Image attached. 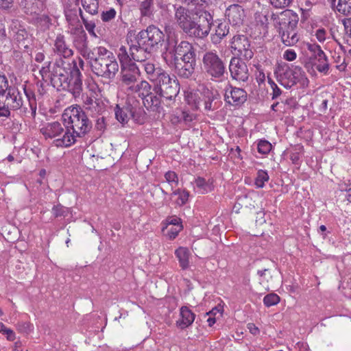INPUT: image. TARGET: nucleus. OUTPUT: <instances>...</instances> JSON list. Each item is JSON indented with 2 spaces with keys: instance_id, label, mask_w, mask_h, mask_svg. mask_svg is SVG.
<instances>
[{
  "instance_id": "obj_31",
  "label": "nucleus",
  "mask_w": 351,
  "mask_h": 351,
  "mask_svg": "<svg viewBox=\"0 0 351 351\" xmlns=\"http://www.w3.org/2000/svg\"><path fill=\"white\" fill-rule=\"evenodd\" d=\"M257 274L259 276V283L263 285L267 291L269 290V284L272 280L271 272L269 268L258 269Z\"/></svg>"
},
{
  "instance_id": "obj_63",
  "label": "nucleus",
  "mask_w": 351,
  "mask_h": 351,
  "mask_svg": "<svg viewBox=\"0 0 351 351\" xmlns=\"http://www.w3.org/2000/svg\"><path fill=\"white\" fill-rule=\"evenodd\" d=\"M326 30L324 28L319 29L316 32V37L319 42H323L326 39Z\"/></svg>"
},
{
  "instance_id": "obj_29",
  "label": "nucleus",
  "mask_w": 351,
  "mask_h": 351,
  "mask_svg": "<svg viewBox=\"0 0 351 351\" xmlns=\"http://www.w3.org/2000/svg\"><path fill=\"white\" fill-rule=\"evenodd\" d=\"M175 254L178 259L180 266L183 270L186 269L189 266V251L186 247H180Z\"/></svg>"
},
{
  "instance_id": "obj_59",
  "label": "nucleus",
  "mask_w": 351,
  "mask_h": 351,
  "mask_svg": "<svg viewBox=\"0 0 351 351\" xmlns=\"http://www.w3.org/2000/svg\"><path fill=\"white\" fill-rule=\"evenodd\" d=\"M182 226H178V228H173L168 230L167 235L170 239H174L178 234V233L182 230Z\"/></svg>"
},
{
  "instance_id": "obj_35",
  "label": "nucleus",
  "mask_w": 351,
  "mask_h": 351,
  "mask_svg": "<svg viewBox=\"0 0 351 351\" xmlns=\"http://www.w3.org/2000/svg\"><path fill=\"white\" fill-rule=\"evenodd\" d=\"M73 66L72 68L69 66V76L70 84L72 83H82V74L78 68L75 61H73Z\"/></svg>"
},
{
  "instance_id": "obj_23",
  "label": "nucleus",
  "mask_w": 351,
  "mask_h": 351,
  "mask_svg": "<svg viewBox=\"0 0 351 351\" xmlns=\"http://www.w3.org/2000/svg\"><path fill=\"white\" fill-rule=\"evenodd\" d=\"M40 132L45 138H53L63 133L64 128L60 123L54 121L48 123L45 126L41 128Z\"/></svg>"
},
{
  "instance_id": "obj_41",
  "label": "nucleus",
  "mask_w": 351,
  "mask_h": 351,
  "mask_svg": "<svg viewBox=\"0 0 351 351\" xmlns=\"http://www.w3.org/2000/svg\"><path fill=\"white\" fill-rule=\"evenodd\" d=\"M269 176L266 171L259 170L257 172V176L255 179V184L257 188H263L265 186V182L268 181Z\"/></svg>"
},
{
  "instance_id": "obj_15",
  "label": "nucleus",
  "mask_w": 351,
  "mask_h": 351,
  "mask_svg": "<svg viewBox=\"0 0 351 351\" xmlns=\"http://www.w3.org/2000/svg\"><path fill=\"white\" fill-rule=\"evenodd\" d=\"M230 45L234 57H239L245 60H250L253 58V47L247 36L241 34L234 36Z\"/></svg>"
},
{
  "instance_id": "obj_6",
  "label": "nucleus",
  "mask_w": 351,
  "mask_h": 351,
  "mask_svg": "<svg viewBox=\"0 0 351 351\" xmlns=\"http://www.w3.org/2000/svg\"><path fill=\"white\" fill-rule=\"evenodd\" d=\"M165 32L166 36L165 49L166 53L171 56L170 62L176 61L177 59L189 57L196 53V49L187 40L179 42L178 34L171 25H165Z\"/></svg>"
},
{
  "instance_id": "obj_13",
  "label": "nucleus",
  "mask_w": 351,
  "mask_h": 351,
  "mask_svg": "<svg viewBox=\"0 0 351 351\" xmlns=\"http://www.w3.org/2000/svg\"><path fill=\"white\" fill-rule=\"evenodd\" d=\"M126 40L134 62H145L152 58L154 52L140 39L137 38L135 35H134V38H132V32H128Z\"/></svg>"
},
{
  "instance_id": "obj_19",
  "label": "nucleus",
  "mask_w": 351,
  "mask_h": 351,
  "mask_svg": "<svg viewBox=\"0 0 351 351\" xmlns=\"http://www.w3.org/2000/svg\"><path fill=\"white\" fill-rule=\"evenodd\" d=\"M247 99V92L241 88H237L230 85L226 88L224 94V101L230 106L234 107L241 106Z\"/></svg>"
},
{
  "instance_id": "obj_62",
  "label": "nucleus",
  "mask_w": 351,
  "mask_h": 351,
  "mask_svg": "<svg viewBox=\"0 0 351 351\" xmlns=\"http://www.w3.org/2000/svg\"><path fill=\"white\" fill-rule=\"evenodd\" d=\"M351 185V184H349V186ZM340 189L341 191H346V197L348 202H351V187L348 188V185L346 184H341L340 186Z\"/></svg>"
},
{
  "instance_id": "obj_7",
  "label": "nucleus",
  "mask_w": 351,
  "mask_h": 351,
  "mask_svg": "<svg viewBox=\"0 0 351 351\" xmlns=\"http://www.w3.org/2000/svg\"><path fill=\"white\" fill-rule=\"evenodd\" d=\"M114 114L117 120L122 125L127 123L130 119H132L138 124H143L147 119L143 106L134 97H128L122 106L117 104Z\"/></svg>"
},
{
  "instance_id": "obj_49",
  "label": "nucleus",
  "mask_w": 351,
  "mask_h": 351,
  "mask_svg": "<svg viewBox=\"0 0 351 351\" xmlns=\"http://www.w3.org/2000/svg\"><path fill=\"white\" fill-rule=\"evenodd\" d=\"M186 100L189 105L191 106L193 110H197L199 108V102L197 101V96L196 94H191L186 96Z\"/></svg>"
},
{
  "instance_id": "obj_36",
  "label": "nucleus",
  "mask_w": 351,
  "mask_h": 351,
  "mask_svg": "<svg viewBox=\"0 0 351 351\" xmlns=\"http://www.w3.org/2000/svg\"><path fill=\"white\" fill-rule=\"evenodd\" d=\"M70 208L64 206L61 204L54 205L51 209V213L55 218L65 217L70 213Z\"/></svg>"
},
{
  "instance_id": "obj_45",
  "label": "nucleus",
  "mask_w": 351,
  "mask_h": 351,
  "mask_svg": "<svg viewBox=\"0 0 351 351\" xmlns=\"http://www.w3.org/2000/svg\"><path fill=\"white\" fill-rule=\"evenodd\" d=\"M0 333L6 335L8 341H13L16 339L14 332L7 328L2 322H0Z\"/></svg>"
},
{
  "instance_id": "obj_43",
  "label": "nucleus",
  "mask_w": 351,
  "mask_h": 351,
  "mask_svg": "<svg viewBox=\"0 0 351 351\" xmlns=\"http://www.w3.org/2000/svg\"><path fill=\"white\" fill-rule=\"evenodd\" d=\"M271 147V144L266 140H261L257 145L258 152L261 154H269Z\"/></svg>"
},
{
  "instance_id": "obj_4",
  "label": "nucleus",
  "mask_w": 351,
  "mask_h": 351,
  "mask_svg": "<svg viewBox=\"0 0 351 351\" xmlns=\"http://www.w3.org/2000/svg\"><path fill=\"white\" fill-rule=\"evenodd\" d=\"M69 64L62 58L56 59L54 62H48L42 66L39 73L43 81L51 85L58 90L70 88L69 76Z\"/></svg>"
},
{
  "instance_id": "obj_3",
  "label": "nucleus",
  "mask_w": 351,
  "mask_h": 351,
  "mask_svg": "<svg viewBox=\"0 0 351 351\" xmlns=\"http://www.w3.org/2000/svg\"><path fill=\"white\" fill-rule=\"evenodd\" d=\"M271 19L286 46L296 44L300 38L298 34V14L291 10L286 9L279 14L273 13Z\"/></svg>"
},
{
  "instance_id": "obj_10",
  "label": "nucleus",
  "mask_w": 351,
  "mask_h": 351,
  "mask_svg": "<svg viewBox=\"0 0 351 351\" xmlns=\"http://www.w3.org/2000/svg\"><path fill=\"white\" fill-rule=\"evenodd\" d=\"M156 89L159 92L160 97L171 100L174 99L180 91V84L176 77H171L167 73H158L156 79Z\"/></svg>"
},
{
  "instance_id": "obj_47",
  "label": "nucleus",
  "mask_w": 351,
  "mask_h": 351,
  "mask_svg": "<svg viewBox=\"0 0 351 351\" xmlns=\"http://www.w3.org/2000/svg\"><path fill=\"white\" fill-rule=\"evenodd\" d=\"M116 14V10L114 8H110L108 10L103 11L101 18L104 22H109L115 18Z\"/></svg>"
},
{
  "instance_id": "obj_16",
  "label": "nucleus",
  "mask_w": 351,
  "mask_h": 351,
  "mask_svg": "<svg viewBox=\"0 0 351 351\" xmlns=\"http://www.w3.org/2000/svg\"><path fill=\"white\" fill-rule=\"evenodd\" d=\"M121 82L128 86L129 89L133 92H138L141 89L145 90L151 88V86L145 81H141L140 84H136L137 82V77L139 74V70L136 65V69L134 71L129 70L128 68L124 69H121Z\"/></svg>"
},
{
  "instance_id": "obj_57",
  "label": "nucleus",
  "mask_w": 351,
  "mask_h": 351,
  "mask_svg": "<svg viewBox=\"0 0 351 351\" xmlns=\"http://www.w3.org/2000/svg\"><path fill=\"white\" fill-rule=\"evenodd\" d=\"M95 127L97 130L104 132L106 129L105 118L104 117L98 118L96 121Z\"/></svg>"
},
{
  "instance_id": "obj_27",
  "label": "nucleus",
  "mask_w": 351,
  "mask_h": 351,
  "mask_svg": "<svg viewBox=\"0 0 351 351\" xmlns=\"http://www.w3.org/2000/svg\"><path fill=\"white\" fill-rule=\"evenodd\" d=\"M119 51L118 58L121 64V69L128 68L129 70H135L136 63L133 62L131 53L130 51L128 52L126 47L121 46Z\"/></svg>"
},
{
  "instance_id": "obj_56",
  "label": "nucleus",
  "mask_w": 351,
  "mask_h": 351,
  "mask_svg": "<svg viewBox=\"0 0 351 351\" xmlns=\"http://www.w3.org/2000/svg\"><path fill=\"white\" fill-rule=\"evenodd\" d=\"M297 57L296 53L293 49H287L283 54V58L287 61H293Z\"/></svg>"
},
{
  "instance_id": "obj_53",
  "label": "nucleus",
  "mask_w": 351,
  "mask_h": 351,
  "mask_svg": "<svg viewBox=\"0 0 351 351\" xmlns=\"http://www.w3.org/2000/svg\"><path fill=\"white\" fill-rule=\"evenodd\" d=\"M83 24L84 25L86 29L88 32V33L90 35L96 36V34L95 33V23L94 21L87 20L84 21Z\"/></svg>"
},
{
  "instance_id": "obj_2",
  "label": "nucleus",
  "mask_w": 351,
  "mask_h": 351,
  "mask_svg": "<svg viewBox=\"0 0 351 351\" xmlns=\"http://www.w3.org/2000/svg\"><path fill=\"white\" fill-rule=\"evenodd\" d=\"M62 118L67 123L66 131L62 138L54 141L57 147H70L76 142L77 137L84 136L92 129V122L80 106L66 108Z\"/></svg>"
},
{
  "instance_id": "obj_52",
  "label": "nucleus",
  "mask_w": 351,
  "mask_h": 351,
  "mask_svg": "<svg viewBox=\"0 0 351 351\" xmlns=\"http://www.w3.org/2000/svg\"><path fill=\"white\" fill-rule=\"evenodd\" d=\"M166 180L169 182H174L176 184L178 183V178L177 174L172 171H169L165 174Z\"/></svg>"
},
{
  "instance_id": "obj_32",
  "label": "nucleus",
  "mask_w": 351,
  "mask_h": 351,
  "mask_svg": "<svg viewBox=\"0 0 351 351\" xmlns=\"http://www.w3.org/2000/svg\"><path fill=\"white\" fill-rule=\"evenodd\" d=\"M80 2V0H78ZM82 6L86 12L91 15L98 13L99 1L98 0H80Z\"/></svg>"
},
{
  "instance_id": "obj_8",
  "label": "nucleus",
  "mask_w": 351,
  "mask_h": 351,
  "mask_svg": "<svg viewBox=\"0 0 351 351\" xmlns=\"http://www.w3.org/2000/svg\"><path fill=\"white\" fill-rule=\"evenodd\" d=\"M274 74L278 82L286 88H290L298 83L302 86L308 83L305 73L299 66L281 62L277 65Z\"/></svg>"
},
{
  "instance_id": "obj_17",
  "label": "nucleus",
  "mask_w": 351,
  "mask_h": 351,
  "mask_svg": "<svg viewBox=\"0 0 351 351\" xmlns=\"http://www.w3.org/2000/svg\"><path fill=\"white\" fill-rule=\"evenodd\" d=\"M73 44L80 54L86 60L91 57L92 51L88 48V36L81 25L76 26L74 29Z\"/></svg>"
},
{
  "instance_id": "obj_60",
  "label": "nucleus",
  "mask_w": 351,
  "mask_h": 351,
  "mask_svg": "<svg viewBox=\"0 0 351 351\" xmlns=\"http://www.w3.org/2000/svg\"><path fill=\"white\" fill-rule=\"evenodd\" d=\"M181 119L186 123H190L195 119V115L188 111L184 110L182 112Z\"/></svg>"
},
{
  "instance_id": "obj_20",
  "label": "nucleus",
  "mask_w": 351,
  "mask_h": 351,
  "mask_svg": "<svg viewBox=\"0 0 351 351\" xmlns=\"http://www.w3.org/2000/svg\"><path fill=\"white\" fill-rule=\"evenodd\" d=\"M148 88L144 90L146 93L143 92V104L144 106L149 110L160 113L163 108L161 106V97L158 90L154 88V92L148 93Z\"/></svg>"
},
{
  "instance_id": "obj_51",
  "label": "nucleus",
  "mask_w": 351,
  "mask_h": 351,
  "mask_svg": "<svg viewBox=\"0 0 351 351\" xmlns=\"http://www.w3.org/2000/svg\"><path fill=\"white\" fill-rule=\"evenodd\" d=\"M280 101H276L274 103L271 108L274 112H285L286 110L285 104H284L283 99L280 98Z\"/></svg>"
},
{
  "instance_id": "obj_30",
  "label": "nucleus",
  "mask_w": 351,
  "mask_h": 351,
  "mask_svg": "<svg viewBox=\"0 0 351 351\" xmlns=\"http://www.w3.org/2000/svg\"><path fill=\"white\" fill-rule=\"evenodd\" d=\"M27 106H26V105L23 104V99L21 98V107L18 108V110H20V112L22 116L34 119L37 109L36 101L32 100V101H30V103H27Z\"/></svg>"
},
{
  "instance_id": "obj_18",
  "label": "nucleus",
  "mask_w": 351,
  "mask_h": 351,
  "mask_svg": "<svg viewBox=\"0 0 351 351\" xmlns=\"http://www.w3.org/2000/svg\"><path fill=\"white\" fill-rule=\"evenodd\" d=\"M245 60L239 57H232L229 64L230 76L239 82H247L250 72Z\"/></svg>"
},
{
  "instance_id": "obj_1",
  "label": "nucleus",
  "mask_w": 351,
  "mask_h": 351,
  "mask_svg": "<svg viewBox=\"0 0 351 351\" xmlns=\"http://www.w3.org/2000/svg\"><path fill=\"white\" fill-rule=\"evenodd\" d=\"M158 7L163 11H175V20L179 28L190 38L204 40L210 34L213 25V16L207 10H200L195 12L182 6L169 2V0H157Z\"/></svg>"
},
{
  "instance_id": "obj_9",
  "label": "nucleus",
  "mask_w": 351,
  "mask_h": 351,
  "mask_svg": "<svg viewBox=\"0 0 351 351\" xmlns=\"http://www.w3.org/2000/svg\"><path fill=\"white\" fill-rule=\"evenodd\" d=\"M204 74L215 82H221L228 75L224 61L215 51H206L202 59Z\"/></svg>"
},
{
  "instance_id": "obj_46",
  "label": "nucleus",
  "mask_w": 351,
  "mask_h": 351,
  "mask_svg": "<svg viewBox=\"0 0 351 351\" xmlns=\"http://www.w3.org/2000/svg\"><path fill=\"white\" fill-rule=\"evenodd\" d=\"M195 183L196 186L202 190V193H206L208 190H210V185L206 182V180L202 177H197Z\"/></svg>"
},
{
  "instance_id": "obj_12",
  "label": "nucleus",
  "mask_w": 351,
  "mask_h": 351,
  "mask_svg": "<svg viewBox=\"0 0 351 351\" xmlns=\"http://www.w3.org/2000/svg\"><path fill=\"white\" fill-rule=\"evenodd\" d=\"M90 68L94 74L99 77L112 81L119 71V64L117 59L101 58L89 61Z\"/></svg>"
},
{
  "instance_id": "obj_26",
  "label": "nucleus",
  "mask_w": 351,
  "mask_h": 351,
  "mask_svg": "<svg viewBox=\"0 0 351 351\" xmlns=\"http://www.w3.org/2000/svg\"><path fill=\"white\" fill-rule=\"evenodd\" d=\"M181 319L176 322V325L180 329H184L191 326L194 322L195 315L186 306L180 308Z\"/></svg>"
},
{
  "instance_id": "obj_24",
  "label": "nucleus",
  "mask_w": 351,
  "mask_h": 351,
  "mask_svg": "<svg viewBox=\"0 0 351 351\" xmlns=\"http://www.w3.org/2000/svg\"><path fill=\"white\" fill-rule=\"evenodd\" d=\"M219 98V94L217 90L213 91L209 89L204 90L202 99L204 110L206 111H213L216 110L218 106L215 101Z\"/></svg>"
},
{
  "instance_id": "obj_44",
  "label": "nucleus",
  "mask_w": 351,
  "mask_h": 351,
  "mask_svg": "<svg viewBox=\"0 0 351 351\" xmlns=\"http://www.w3.org/2000/svg\"><path fill=\"white\" fill-rule=\"evenodd\" d=\"M271 5L276 9H284L289 7L293 0H269Z\"/></svg>"
},
{
  "instance_id": "obj_25",
  "label": "nucleus",
  "mask_w": 351,
  "mask_h": 351,
  "mask_svg": "<svg viewBox=\"0 0 351 351\" xmlns=\"http://www.w3.org/2000/svg\"><path fill=\"white\" fill-rule=\"evenodd\" d=\"M54 51L58 55L68 58L73 55V51L66 45L64 36L58 34L54 43Z\"/></svg>"
},
{
  "instance_id": "obj_58",
  "label": "nucleus",
  "mask_w": 351,
  "mask_h": 351,
  "mask_svg": "<svg viewBox=\"0 0 351 351\" xmlns=\"http://www.w3.org/2000/svg\"><path fill=\"white\" fill-rule=\"evenodd\" d=\"M167 225H173L176 226V228H178V226H182L181 219L179 217L176 216L169 217L166 219Z\"/></svg>"
},
{
  "instance_id": "obj_54",
  "label": "nucleus",
  "mask_w": 351,
  "mask_h": 351,
  "mask_svg": "<svg viewBox=\"0 0 351 351\" xmlns=\"http://www.w3.org/2000/svg\"><path fill=\"white\" fill-rule=\"evenodd\" d=\"M271 89H272V99H276L281 96L282 94V91L280 88L277 86L275 82L271 83Z\"/></svg>"
},
{
  "instance_id": "obj_42",
  "label": "nucleus",
  "mask_w": 351,
  "mask_h": 351,
  "mask_svg": "<svg viewBox=\"0 0 351 351\" xmlns=\"http://www.w3.org/2000/svg\"><path fill=\"white\" fill-rule=\"evenodd\" d=\"M280 300V297L274 293L266 295L263 298L264 304L267 306H271L279 303Z\"/></svg>"
},
{
  "instance_id": "obj_37",
  "label": "nucleus",
  "mask_w": 351,
  "mask_h": 351,
  "mask_svg": "<svg viewBox=\"0 0 351 351\" xmlns=\"http://www.w3.org/2000/svg\"><path fill=\"white\" fill-rule=\"evenodd\" d=\"M336 8L343 15H351V0H339Z\"/></svg>"
},
{
  "instance_id": "obj_21",
  "label": "nucleus",
  "mask_w": 351,
  "mask_h": 351,
  "mask_svg": "<svg viewBox=\"0 0 351 351\" xmlns=\"http://www.w3.org/2000/svg\"><path fill=\"white\" fill-rule=\"evenodd\" d=\"M78 0H64L63 3L64 14L69 25L78 26L80 25L78 18Z\"/></svg>"
},
{
  "instance_id": "obj_61",
  "label": "nucleus",
  "mask_w": 351,
  "mask_h": 351,
  "mask_svg": "<svg viewBox=\"0 0 351 351\" xmlns=\"http://www.w3.org/2000/svg\"><path fill=\"white\" fill-rule=\"evenodd\" d=\"M189 192L186 191H183L180 194L178 199V204L180 205H184L186 203L189 198Z\"/></svg>"
},
{
  "instance_id": "obj_40",
  "label": "nucleus",
  "mask_w": 351,
  "mask_h": 351,
  "mask_svg": "<svg viewBox=\"0 0 351 351\" xmlns=\"http://www.w3.org/2000/svg\"><path fill=\"white\" fill-rule=\"evenodd\" d=\"M141 1V12L142 15L149 16L152 13V8L154 5L153 0H140Z\"/></svg>"
},
{
  "instance_id": "obj_5",
  "label": "nucleus",
  "mask_w": 351,
  "mask_h": 351,
  "mask_svg": "<svg viewBox=\"0 0 351 351\" xmlns=\"http://www.w3.org/2000/svg\"><path fill=\"white\" fill-rule=\"evenodd\" d=\"M21 107V95L19 89L9 85L5 75L0 73V118H8L11 110H16Z\"/></svg>"
},
{
  "instance_id": "obj_39",
  "label": "nucleus",
  "mask_w": 351,
  "mask_h": 351,
  "mask_svg": "<svg viewBox=\"0 0 351 351\" xmlns=\"http://www.w3.org/2000/svg\"><path fill=\"white\" fill-rule=\"evenodd\" d=\"M313 66H315L317 70L324 74H326L329 70V64L326 56H324L322 59H318L315 62L311 64Z\"/></svg>"
},
{
  "instance_id": "obj_22",
  "label": "nucleus",
  "mask_w": 351,
  "mask_h": 351,
  "mask_svg": "<svg viewBox=\"0 0 351 351\" xmlns=\"http://www.w3.org/2000/svg\"><path fill=\"white\" fill-rule=\"evenodd\" d=\"M226 16L232 25H241L245 17L243 8L239 4H232L226 10Z\"/></svg>"
},
{
  "instance_id": "obj_64",
  "label": "nucleus",
  "mask_w": 351,
  "mask_h": 351,
  "mask_svg": "<svg viewBox=\"0 0 351 351\" xmlns=\"http://www.w3.org/2000/svg\"><path fill=\"white\" fill-rule=\"evenodd\" d=\"M19 330L23 332H27L30 330V324L27 322L18 324Z\"/></svg>"
},
{
  "instance_id": "obj_34",
  "label": "nucleus",
  "mask_w": 351,
  "mask_h": 351,
  "mask_svg": "<svg viewBox=\"0 0 351 351\" xmlns=\"http://www.w3.org/2000/svg\"><path fill=\"white\" fill-rule=\"evenodd\" d=\"M308 49L311 52V56L309 58L311 64L320 58H324V56L326 55L317 44H308Z\"/></svg>"
},
{
  "instance_id": "obj_48",
  "label": "nucleus",
  "mask_w": 351,
  "mask_h": 351,
  "mask_svg": "<svg viewBox=\"0 0 351 351\" xmlns=\"http://www.w3.org/2000/svg\"><path fill=\"white\" fill-rule=\"evenodd\" d=\"M29 38V33L25 28H19L15 34V39L17 42L25 43Z\"/></svg>"
},
{
  "instance_id": "obj_14",
  "label": "nucleus",
  "mask_w": 351,
  "mask_h": 351,
  "mask_svg": "<svg viewBox=\"0 0 351 351\" xmlns=\"http://www.w3.org/2000/svg\"><path fill=\"white\" fill-rule=\"evenodd\" d=\"M171 67H173L178 76L182 79H192L195 74V68L197 66V54L193 53L189 57L177 59L176 61L168 63Z\"/></svg>"
},
{
  "instance_id": "obj_33",
  "label": "nucleus",
  "mask_w": 351,
  "mask_h": 351,
  "mask_svg": "<svg viewBox=\"0 0 351 351\" xmlns=\"http://www.w3.org/2000/svg\"><path fill=\"white\" fill-rule=\"evenodd\" d=\"M101 58L114 59L116 58L112 51H109L104 47H97V56H95L94 53L92 51L91 57H90V58H88V60L90 61L99 60Z\"/></svg>"
},
{
  "instance_id": "obj_55",
  "label": "nucleus",
  "mask_w": 351,
  "mask_h": 351,
  "mask_svg": "<svg viewBox=\"0 0 351 351\" xmlns=\"http://www.w3.org/2000/svg\"><path fill=\"white\" fill-rule=\"evenodd\" d=\"M23 90L27 99V103H30V101H32V100L36 101L35 94L32 90L27 88L25 85L23 86Z\"/></svg>"
},
{
  "instance_id": "obj_50",
  "label": "nucleus",
  "mask_w": 351,
  "mask_h": 351,
  "mask_svg": "<svg viewBox=\"0 0 351 351\" xmlns=\"http://www.w3.org/2000/svg\"><path fill=\"white\" fill-rule=\"evenodd\" d=\"M71 92L75 97L80 95L82 91V83H72L71 87L70 86Z\"/></svg>"
},
{
  "instance_id": "obj_11",
  "label": "nucleus",
  "mask_w": 351,
  "mask_h": 351,
  "mask_svg": "<svg viewBox=\"0 0 351 351\" xmlns=\"http://www.w3.org/2000/svg\"><path fill=\"white\" fill-rule=\"evenodd\" d=\"M134 35L154 52H156L165 41V34L154 25H149L137 34L134 32Z\"/></svg>"
},
{
  "instance_id": "obj_28",
  "label": "nucleus",
  "mask_w": 351,
  "mask_h": 351,
  "mask_svg": "<svg viewBox=\"0 0 351 351\" xmlns=\"http://www.w3.org/2000/svg\"><path fill=\"white\" fill-rule=\"evenodd\" d=\"M230 26L226 21H219L215 28V34L212 35L211 40L214 44L219 43L229 33Z\"/></svg>"
},
{
  "instance_id": "obj_38",
  "label": "nucleus",
  "mask_w": 351,
  "mask_h": 351,
  "mask_svg": "<svg viewBox=\"0 0 351 351\" xmlns=\"http://www.w3.org/2000/svg\"><path fill=\"white\" fill-rule=\"evenodd\" d=\"M144 69L149 75L150 80L152 81H156L158 73H165L160 68L156 69L155 65L150 62H147L144 64Z\"/></svg>"
}]
</instances>
